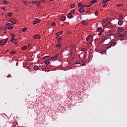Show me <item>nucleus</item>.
Masks as SVG:
<instances>
[{"label":"nucleus","mask_w":127,"mask_h":127,"mask_svg":"<svg viewBox=\"0 0 127 127\" xmlns=\"http://www.w3.org/2000/svg\"><path fill=\"white\" fill-rule=\"evenodd\" d=\"M125 37V35L124 34H122V33L118 32L117 33H116V37L117 38H123Z\"/></svg>","instance_id":"1"},{"label":"nucleus","mask_w":127,"mask_h":127,"mask_svg":"<svg viewBox=\"0 0 127 127\" xmlns=\"http://www.w3.org/2000/svg\"><path fill=\"white\" fill-rule=\"evenodd\" d=\"M58 59V54L50 59V61H56Z\"/></svg>","instance_id":"2"},{"label":"nucleus","mask_w":127,"mask_h":127,"mask_svg":"<svg viewBox=\"0 0 127 127\" xmlns=\"http://www.w3.org/2000/svg\"><path fill=\"white\" fill-rule=\"evenodd\" d=\"M113 41H110V43H109V45H107V48L110 49L111 48V47H113Z\"/></svg>","instance_id":"3"},{"label":"nucleus","mask_w":127,"mask_h":127,"mask_svg":"<svg viewBox=\"0 0 127 127\" xmlns=\"http://www.w3.org/2000/svg\"><path fill=\"white\" fill-rule=\"evenodd\" d=\"M30 3L36 4L37 6H39V5H40V2L37 1H32L31 2H30Z\"/></svg>","instance_id":"4"},{"label":"nucleus","mask_w":127,"mask_h":127,"mask_svg":"<svg viewBox=\"0 0 127 127\" xmlns=\"http://www.w3.org/2000/svg\"><path fill=\"white\" fill-rule=\"evenodd\" d=\"M41 20L40 19H35V20H33V25H35L38 24V23L40 22Z\"/></svg>","instance_id":"5"},{"label":"nucleus","mask_w":127,"mask_h":127,"mask_svg":"<svg viewBox=\"0 0 127 127\" xmlns=\"http://www.w3.org/2000/svg\"><path fill=\"white\" fill-rule=\"evenodd\" d=\"M105 35H107L108 37H111L112 35L111 34V30H110L109 31L105 32Z\"/></svg>","instance_id":"6"},{"label":"nucleus","mask_w":127,"mask_h":127,"mask_svg":"<svg viewBox=\"0 0 127 127\" xmlns=\"http://www.w3.org/2000/svg\"><path fill=\"white\" fill-rule=\"evenodd\" d=\"M93 36L92 35H88V36H87V38H86V40L87 41H88L89 40H90V39L93 38Z\"/></svg>","instance_id":"7"},{"label":"nucleus","mask_w":127,"mask_h":127,"mask_svg":"<svg viewBox=\"0 0 127 127\" xmlns=\"http://www.w3.org/2000/svg\"><path fill=\"white\" fill-rule=\"evenodd\" d=\"M10 22L12 23L13 24H15L16 23V20L15 19H11L10 20Z\"/></svg>","instance_id":"8"},{"label":"nucleus","mask_w":127,"mask_h":127,"mask_svg":"<svg viewBox=\"0 0 127 127\" xmlns=\"http://www.w3.org/2000/svg\"><path fill=\"white\" fill-rule=\"evenodd\" d=\"M106 26H108L110 28L112 27L111 22V21L108 22L107 23H106Z\"/></svg>","instance_id":"9"},{"label":"nucleus","mask_w":127,"mask_h":127,"mask_svg":"<svg viewBox=\"0 0 127 127\" xmlns=\"http://www.w3.org/2000/svg\"><path fill=\"white\" fill-rule=\"evenodd\" d=\"M78 11L80 13H84L85 12L84 9L82 7L80 8L78 10Z\"/></svg>","instance_id":"10"},{"label":"nucleus","mask_w":127,"mask_h":127,"mask_svg":"<svg viewBox=\"0 0 127 127\" xmlns=\"http://www.w3.org/2000/svg\"><path fill=\"white\" fill-rule=\"evenodd\" d=\"M67 18H68L69 19H71V18H72V14H71L70 13H68L67 14Z\"/></svg>","instance_id":"11"},{"label":"nucleus","mask_w":127,"mask_h":127,"mask_svg":"<svg viewBox=\"0 0 127 127\" xmlns=\"http://www.w3.org/2000/svg\"><path fill=\"white\" fill-rule=\"evenodd\" d=\"M33 38L35 39H40V36H39V35H35L33 36Z\"/></svg>","instance_id":"12"},{"label":"nucleus","mask_w":127,"mask_h":127,"mask_svg":"<svg viewBox=\"0 0 127 127\" xmlns=\"http://www.w3.org/2000/svg\"><path fill=\"white\" fill-rule=\"evenodd\" d=\"M97 32H103L104 30L102 29V27H98L97 29Z\"/></svg>","instance_id":"13"},{"label":"nucleus","mask_w":127,"mask_h":127,"mask_svg":"<svg viewBox=\"0 0 127 127\" xmlns=\"http://www.w3.org/2000/svg\"><path fill=\"white\" fill-rule=\"evenodd\" d=\"M57 40L58 41L57 42V43H61V42L62 41V39L61 38H60V37H57Z\"/></svg>","instance_id":"14"},{"label":"nucleus","mask_w":127,"mask_h":127,"mask_svg":"<svg viewBox=\"0 0 127 127\" xmlns=\"http://www.w3.org/2000/svg\"><path fill=\"white\" fill-rule=\"evenodd\" d=\"M107 40V38L105 37V36H103L101 37V41L103 42H105V40Z\"/></svg>","instance_id":"15"},{"label":"nucleus","mask_w":127,"mask_h":127,"mask_svg":"<svg viewBox=\"0 0 127 127\" xmlns=\"http://www.w3.org/2000/svg\"><path fill=\"white\" fill-rule=\"evenodd\" d=\"M50 60H46L44 62V64H46L47 65H49V64H50Z\"/></svg>","instance_id":"16"},{"label":"nucleus","mask_w":127,"mask_h":127,"mask_svg":"<svg viewBox=\"0 0 127 127\" xmlns=\"http://www.w3.org/2000/svg\"><path fill=\"white\" fill-rule=\"evenodd\" d=\"M66 18L65 17V16H62V17H61V20L62 21H64V20H65Z\"/></svg>","instance_id":"17"},{"label":"nucleus","mask_w":127,"mask_h":127,"mask_svg":"<svg viewBox=\"0 0 127 127\" xmlns=\"http://www.w3.org/2000/svg\"><path fill=\"white\" fill-rule=\"evenodd\" d=\"M6 43H5L3 41H2V40H1L0 41V45H1V46H3L4 45H5V44Z\"/></svg>","instance_id":"18"},{"label":"nucleus","mask_w":127,"mask_h":127,"mask_svg":"<svg viewBox=\"0 0 127 127\" xmlns=\"http://www.w3.org/2000/svg\"><path fill=\"white\" fill-rule=\"evenodd\" d=\"M118 19L120 20H122L123 19V16H122V15L120 14L118 17Z\"/></svg>","instance_id":"19"},{"label":"nucleus","mask_w":127,"mask_h":127,"mask_svg":"<svg viewBox=\"0 0 127 127\" xmlns=\"http://www.w3.org/2000/svg\"><path fill=\"white\" fill-rule=\"evenodd\" d=\"M63 33V32L60 31V32H57V33H56V35H57V36L62 35Z\"/></svg>","instance_id":"20"},{"label":"nucleus","mask_w":127,"mask_h":127,"mask_svg":"<svg viewBox=\"0 0 127 127\" xmlns=\"http://www.w3.org/2000/svg\"><path fill=\"white\" fill-rule=\"evenodd\" d=\"M62 46V44H58V45H56V48H59V49H60V48H61V47Z\"/></svg>","instance_id":"21"},{"label":"nucleus","mask_w":127,"mask_h":127,"mask_svg":"<svg viewBox=\"0 0 127 127\" xmlns=\"http://www.w3.org/2000/svg\"><path fill=\"white\" fill-rule=\"evenodd\" d=\"M5 28L9 30H11V29H13L14 27L13 26H8V27H5Z\"/></svg>","instance_id":"22"},{"label":"nucleus","mask_w":127,"mask_h":127,"mask_svg":"<svg viewBox=\"0 0 127 127\" xmlns=\"http://www.w3.org/2000/svg\"><path fill=\"white\" fill-rule=\"evenodd\" d=\"M21 50H22L23 51H25L26 50H27V46H24L23 47H22L21 48Z\"/></svg>","instance_id":"23"},{"label":"nucleus","mask_w":127,"mask_h":127,"mask_svg":"<svg viewBox=\"0 0 127 127\" xmlns=\"http://www.w3.org/2000/svg\"><path fill=\"white\" fill-rule=\"evenodd\" d=\"M69 7L71 8H73L74 7H75V4L74 3L70 4V5H69Z\"/></svg>","instance_id":"24"},{"label":"nucleus","mask_w":127,"mask_h":127,"mask_svg":"<svg viewBox=\"0 0 127 127\" xmlns=\"http://www.w3.org/2000/svg\"><path fill=\"white\" fill-rule=\"evenodd\" d=\"M118 30L119 32H123V30H124L123 29H122L121 27L118 28Z\"/></svg>","instance_id":"25"},{"label":"nucleus","mask_w":127,"mask_h":127,"mask_svg":"<svg viewBox=\"0 0 127 127\" xmlns=\"http://www.w3.org/2000/svg\"><path fill=\"white\" fill-rule=\"evenodd\" d=\"M118 25L119 26H122V20H119L118 21Z\"/></svg>","instance_id":"26"},{"label":"nucleus","mask_w":127,"mask_h":127,"mask_svg":"<svg viewBox=\"0 0 127 127\" xmlns=\"http://www.w3.org/2000/svg\"><path fill=\"white\" fill-rule=\"evenodd\" d=\"M86 23H87V22H86V20H83L81 21V24L86 25Z\"/></svg>","instance_id":"27"},{"label":"nucleus","mask_w":127,"mask_h":127,"mask_svg":"<svg viewBox=\"0 0 127 127\" xmlns=\"http://www.w3.org/2000/svg\"><path fill=\"white\" fill-rule=\"evenodd\" d=\"M79 64H81V66H82L86 65L84 62H81Z\"/></svg>","instance_id":"28"},{"label":"nucleus","mask_w":127,"mask_h":127,"mask_svg":"<svg viewBox=\"0 0 127 127\" xmlns=\"http://www.w3.org/2000/svg\"><path fill=\"white\" fill-rule=\"evenodd\" d=\"M96 2H97V0H93L92 1H91V4H93V3H95Z\"/></svg>","instance_id":"29"},{"label":"nucleus","mask_w":127,"mask_h":127,"mask_svg":"<svg viewBox=\"0 0 127 127\" xmlns=\"http://www.w3.org/2000/svg\"><path fill=\"white\" fill-rule=\"evenodd\" d=\"M50 58V57L49 56H46L45 57H44V58H43V59L45 60V59H47Z\"/></svg>","instance_id":"30"},{"label":"nucleus","mask_w":127,"mask_h":127,"mask_svg":"<svg viewBox=\"0 0 127 127\" xmlns=\"http://www.w3.org/2000/svg\"><path fill=\"white\" fill-rule=\"evenodd\" d=\"M109 1H110V0H103V3H107V2Z\"/></svg>","instance_id":"31"},{"label":"nucleus","mask_w":127,"mask_h":127,"mask_svg":"<svg viewBox=\"0 0 127 127\" xmlns=\"http://www.w3.org/2000/svg\"><path fill=\"white\" fill-rule=\"evenodd\" d=\"M77 6H78L79 7H81L82 6V3H78L77 4Z\"/></svg>","instance_id":"32"},{"label":"nucleus","mask_w":127,"mask_h":127,"mask_svg":"<svg viewBox=\"0 0 127 127\" xmlns=\"http://www.w3.org/2000/svg\"><path fill=\"white\" fill-rule=\"evenodd\" d=\"M17 125V123H15L13 124V125H12V126H11V127H15Z\"/></svg>","instance_id":"33"},{"label":"nucleus","mask_w":127,"mask_h":127,"mask_svg":"<svg viewBox=\"0 0 127 127\" xmlns=\"http://www.w3.org/2000/svg\"><path fill=\"white\" fill-rule=\"evenodd\" d=\"M7 15H8V16H11V15H12V13L9 12L7 14Z\"/></svg>","instance_id":"34"},{"label":"nucleus","mask_w":127,"mask_h":127,"mask_svg":"<svg viewBox=\"0 0 127 127\" xmlns=\"http://www.w3.org/2000/svg\"><path fill=\"white\" fill-rule=\"evenodd\" d=\"M22 32H25L26 31H27V28L25 27V28H22Z\"/></svg>","instance_id":"35"},{"label":"nucleus","mask_w":127,"mask_h":127,"mask_svg":"<svg viewBox=\"0 0 127 127\" xmlns=\"http://www.w3.org/2000/svg\"><path fill=\"white\" fill-rule=\"evenodd\" d=\"M123 6V4H116V6L117 7H120V6Z\"/></svg>","instance_id":"36"},{"label":"nucleus","mask_w":127,"mask_h":127,"mask_svg":"<svg viewBox=\"0 0 127 127\" xmlns=\"http://www.w3.org/2000/svg\"><path fill=\"white\" fill-rule=\"evenodd\" d=\"M33 69L34 70H38V66H34V67H33Z\"/></svg>","instance_id":"37"},{"label":"nucleus","mask_w":127,"mask_h":127,"mask_svg":"<svg viewBox=\"0 0 127 127\" xmlns=\"http://www.w3.org/2000/svg\"><path fill=\"white\" fill-rule=\"evenodd\" d=\"M80 62L79 61H77L75 62V64H80Z\"/></svg>","instance_id":"38"},{"label":"nucleus","mask_w":127,"mask_h":127,"mask_svg":"<svg viewBox=\"0 0 127 127\" xmlns=\"http://www.w3.org/2000/svg\"><path fill=\"white\" fill-rule=\"evenodd\" d=\"M74 13H75V10L73 9L70 10V13L71 14H73Z\"/></svg>","instance_id":"39"},{"label":"nucleus","mask_w":127,"mask_h":127,"mask_svg":"<svg viewBox=\"0 0 127 127\" xmlns=\"http://www.w3.org/2000/svg\"><path fill=\"white\" fill-rule=\"evenodd\" d=\"M12 24L10 23H8L6 24V26H12Z\"/></svg>","instance_id":"40"},{"label":"nucleus","mask_w":127,"mask_h":127,"mask_svg":"<svg viewBox=\"0 0 127 127\" xmlns=\"http://www.w3.org/2000/svg\"><path fill=\"white\" fill-rule=\"evenodd\" d=\"M15 53V51H11V52H10V55H12L14 54Z\"/></svg>","instance_id":"41"},{"label":"nucleus","mask_w":127,"mask_h":127,"mask_svg":"<svg viewBox=\"0 0 127 127\" xmlns=\"http://www.w3.org/2000/svg\"><path fill=\"white\" fill-rule=\"evenodd\" d=\"M3 2H4V3H5V4H8V3H9V1H6V0H4V1H3Z\"/></svg>","instance_id":"42"},{"label":"nucleus","mask_w":127,"mask_h":127,"mask_svg":"<svg viewBox=\"0 0 127 127\" xmlns=\"http://www.w3.org/2000/svg\"><path fill=\"white\" fill-rule=\"evenodd\" d=\"M107 4H104V5H103V7L104 8L106 7L107 6Z\"/></svg>","instance_id":"43"},{"label":"nucleus","mask_w":127,"mask_h":127,"mask_svg":"<svg viewBox=\"0 0 127 127\" xmlns=\"http://www.w3.org/2000/svg\"><path fill=\"white\" fill-rule=\"evenodd\" d=\"M10 42H12V43H17V41H16V40L12 41H10Z\"/></svg>","instance_id":"44"},{"label":"nucleus","mask_w":127,"mask_h":127,"mask_svg":"<svg viewBox=\"0 0 127 127\" xmlns=\"http://www.w3.org/2000/svg\"><path fill=\"white\" fill-rule=\"evenodd\" d=\"M86 6H87V5H81V8H83L84 7H86Z\"/></svg>","instance_id":"45"},{"label":"nucleus","mask_w":127,"mask_h":127,"mask_svg":"<svg viewBox=\"0 0 127 127\" xmlns=\"http://www.w3.org/2000/svg\"><path fill=\"white\" fill-rule=\"evenodd\" d=\"M98 14H99V13L97 11H95V15L96 16H97V15H98Z\"/></svg>","instance_id":"46"},{"label":"nucleus","mask_w":127,"mask_h":127,"mask_svg":"<svg viewBox=\"0 0 127 127\" xmlns=\"http://www.w3.org/2000/svg\"><path fill=\"white\" fill-rule=\"evenodd\" d=\"M116 45V42L113 41V47Z\"/></svg>","instance_id":"47"},{"label":"nucleus","mask_w":127,"mask_h":127,"mask_svg":"<svg viewBox=\"0 0 127 127\" xmlns=\"http://www.w3.org/2000/svg\"><path fill=\"white\" fill-rule=\"evenodd\" d=\"M23 3L25 5H27V1H23Z\"/></svg>","instance_id":"48"},{"label":"nucleus","mask_w":127,"mask_h":127,"mask_svg":"<svg viewBox=\"0 0 127 127\" xmlns=\"http://www.w3.org/2000/svg\"><path fill=\"white\" fill-rule=\"evenodd\" d=\"M16 41V40H14V38H11L10 39V41Z\"/></svg>","instance_id":"49"},{"label":"nucleus","mask_w":127,"mask_h":127,"mask_svg":"<svg viewBox=\"0 0 127 127\" xmlns=\"http://www.w3.org/2000/svg\"><path fill=\"white\" fill-rule=\"evenodd\" d=\"M108 20H109V19H106L104 20V23H106V22H107V21H108Z\"/></svg>","instance_id":"50"},{"label":"nucleus","mask_w":127,"mask_h":127,"mask_svg":"<svg viewBox=\"0 0 127 127\" xmlns=\"http://www.w3.org/2000/svg\"><path fill=\"white\" fill-rule=\"evenodd\" d=\"M102 42H104V41H102L99 40V41H98V44L101 43Z\"/></svg>","instance_id":"51"},{"label":"nucleus","mask_w":127,"mask_h":127,"mask_svg":"<svg viewBox=\"0 0 127 127\" xmlns=\"http://www.w3.org/2000/svg\"><path fill=\"white\" fill-rule=\"evenodd\" d=\"M92 6V4H90L89 5H87V7H90V6Z\"/></svg>","instance_id":"52"},{"label":"nucleus","mask_w":127,"mask_h":127,"mask_svg":"<svg viewBox=\"0 0 127 127\" xmlns=\"http://www.w3.org/2000/svg\"><path fill=\"white\" fill-rule=\"evenodd\" d=\"M52 26H56V23H54V22L53 23H52Z\"/></svg>","instance_id":"53"},{"label":"nucleus","mask_w":127,"mask_h":127,"mask_svg":"<svg viewBox=\"0 0 127 127\" xmlns=\"http://www.w3.org/2000/svg\"><path fill=\"white\" fill-rule=\"evenodd\" d=\"M102 33H103V32H99V33H98V36L101 35Z\"/></svg>","instance_id":"54"},{"label":"nucleus","mask_w":127,"mask_h":127,"mask_svg":"<svg viewBox=\"0 0 127 127\" xmlns=\"http://www.w3.org/2000/svg\"><path fill=\"white\" fill-rule=\"evenodd\" d=\"M7 41H8V38L5 39V43H6V42H7Z\"/></svg>","instance_id":"55"},{"label":"nucleus","mask_w":127,"mask_h":127,"mask_svg":"<svg viewBox=\"0 0 127 127\" xmlns=\"http://www.w3.org/2000/svg\"><path fill=\"white\" fill-rule=\"evenodd\" d=\"M12 38H13V39H14V38H15V36H14L13 35H12Z\"/></svg>","instance_id":"56"},{"label":"nucleus","mask_w":127,"mask_h":127,"mask_svg":"<svg viewBox=\"0 0 127 127\" xmlns=\"http://www.w3.org/2000/svg\"><path fill=\"white\" fill-rule=\"evenodd\" d=\"M6 28H4V29H2V30H6Z\"/></svg>","instance_id":"57"},{"label":"nucleus","mask_w":127,"mask_h":127,"mask_svg":"<svg viewBox=\"0 0 127 127\" xmlns=\"http://www.w3.org/2000/svg\"><path fill=\"white\" fill-rule=\"evenodd\" d=\"M2 29L3 28L1 27L0 26V30H2Z\"/></svg>","instance_id":"58"},{"label":"nucleus","mask_w":127,"mask_h":127,"mask_svg":"<svg viewBox=\"0 0 127 127\" xmlns=\"http://www.w3.org/2000/svg\"><path fill=\"white\" fill-rule=\"evenodd\" d=\"M14 44H15V46H17V44H18V43H14Z\"/></svg>","instance_id":"59"},{"label":"nucleus","mask_w":127,"mask_h":127,"mask_svg":"<svg viewBox=\"0 0 127 127\" xmlns=\"http://www.w3.org/2000/svg\"><path fill=\"white\" fill-rule=\"evenodd\" d=\"M2 9L4 10L5 8L4 7L2 8Z\"/></svg>","instance_id":"60"},{"label":"nucleus","mask_w":127,"mask_h":127,"mask_svg":"<svg viewBox=\"0 0 127 127\" xmlns=\"http://www.w3.org/2000/svg\"><path fill=\"white\" fill-rule=\"evenodd\" d=\"M6 32H4V33H6Z\"/></svg>","instance_id":"61"},{"label":"nucleus","mask_w":127,"mask_h":127,"mask_svg":"<svg viewBox=\"0 0 127 127\" xmlns=\"http://www.w3.org/2000/svg\"><path fill=\"white\" fill-rule=\"evenodd\" d=\"M122 40H122V39H121V41H122Z\"/></svg>","instance_id":"62"},{"label":"nucleus","mask_w":127,"mask_h":127,"mask_svg":"<svg viewBox=\"0 0 127 127\" xmlns=\"http://www.w3.org/2000/svg\"><path fill=\"white\" fill-rule=\"evenodd\" d=\"M82 50H85V49H82Z\"/></svg>","instance_id":"63"},{"label":"nucleus","mask_w":127,"mask_h":127,"mask_svg":"<svg viewBox=\"0 0 127 127\" xmlns=\"http://www.w3.org/2000/svg\"><path fill=\"white\" fill-rule=\"evenodd\" d=\"M104 53H105V51H104Z\"/></svg>","instance_id":"64"}]
</instances>
